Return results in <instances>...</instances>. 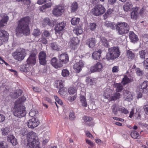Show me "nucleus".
Returning <instances> with one entry per match:
<instances>
[{"label":"nucleus","instance_id":"obj_1","mask_svg":"<svg viewBox=\"0 0 148 148\" xmlns=\"http://www.w3.org/2000/svg\"><path fill=\"white\" fill-rule=\"evenodd\" d=\"M30 18L29 16H26L21 18L19 21L16 29V34H25L28 35L29 33L28 25Z\"/></svg>","mask_w":148,"mask_h":148},{"label":"nucleus","instance_id":"obj_2","mask_svg":"<svg viewBox=\"0 0 148 148\" xmlns=\"http://www.w3.org/2000/svg\"><path fill=\"white\" fill-rule=\"evenodd\" d=\"M120 55L119 48L118 47H114L109 48L107 53L106 59L108 60H114L118 58Z\"/></svg>","mask_w":148,"mask_h":148},{"label":"nucleus","instance_id":"obj_3","mask_svg":"<svg viewBox=\"0 0 148 148\" xmlns=\"http://www.w3.org/2000/svg\"><path fill=\"white\" fill-rule=\"evenodd\" d=\"M116 30L119 35L123 36L128 33L130 30V26L126 23L118 22L116 25Z\"/></svg>","mask_w":148,"mask_h":148},{"label":"nucleus","instance_id":"obj_4","mask_svg":"<svg viewBox=\"0 0 148 148\" xmlns=\"http://www.w3.org/2000/svg\"><path fill=\"white\" fill-rule=\"evenodd\" d=\"M13 113L15 116L18 118L24 117L26 115V112L24 108L20 104H15V106L13 108Z\"/></svg>","mask_w":148,"mask_h":148},{"label":"nucleus","instance_id":"obj_5","mask_svg":"<svg viewBox=\"0 0 148 148\" xmlns=\"http://www.w3.org/2000/svg\"><path fill=\"white\" fill-rule=\"evenodd\" d=\"M105 11L104 7L102 5L99 4L95 6L92 10V13L95 16H99L103 14Z\"/></svg>","mask_w":148,"mask_h":148},{"label":"nucleus","instance_id":"obj_6","mask_svg":"<svg viewBox=\"0 0 148 148\" xmlns=\"http://www.w3.org/2000/svg\"><path fill=\"white\" fill-rule=\"evenodd\" d=\"M37 54V50H35L34 51L31 52V54L27 60V63L29 66L34 65L36 63V55Z\"/></svg>","mask_w":148,"mask_h":148},{"label":"nucleus","instance_id":"obj_7","mask_svg":"<svg viewBox=\"0 0 148 148\" xmlns=\"http://www.w3.org/2000/svg\"><path fill=\"white\" fill-rule=\"evenodd\" d=\"M26 55L25 49H22L19 52H16L14 53V57L16 60L18 61L23 60Z\"/></svg>","mask_w":148,"mask_h":148},{"label":"nucleus","instance_id":"obj_8","mask_svg":"<svg viewBox=\"0 0 148 148\" xmlns=\"http://www.w3.org/2000/svg\"><path fill=\"white\" fill-rule=\"evenodd\" d=\"M8 33L3 30H0V46L2 45L3 42H7L8 39Z\"/></svg>","mask_w":148,"mask_h":148},{"label":"nucleus","instance_id":"obj_9","mask_svg":"<svg viewBox=\"0 0 148 148\" xmlns=\"http://www.w3.org/2000/svg\"><path fill=\"white\" fill-rule=\"evenodd\" d=\"M47 54L46 53L43 51H40L38 54L39 62L41 65H45L47 62L46 59Z\"/></svg>","mask_w":148,"mask_h":148},{"label":"nucleus","instance_id":"obj_10","mask_svg":"<svg viewBox=\"0 0 148 148\" xmlns=\"http://www.w3.org/2000/svg\"><path fill=\"white\" fill-rule=\"evenodd\" d=\"M39 123V121L36 118H33L29 120L27 122L28 127L31 128H33L37 127Z\"/></svg>","mask_w":148,"mask_h":148},{"label":"nucleus","instance_id":"obj_11","mask_svg":"<svg viewBox=\"0 0 148 148\" xmlns=\"http://www.w3.org/2000/svg\"><path fill=\"white\" fill-rule=\"evenodd\" d=\"M103 68V66L102 64L100 62H98L91 66L90 68V70L91 72H100L102 70Z\"/></svg>","mask_w":148,"mask_h":148},{"label":"nucleus","instance_id":"obj_12","mask_svg":"<svg viewBox=\"0 0 148 148\" xmlns=\"http://www.w3.org/2000/svg\"><path fill=\"white\" fill-rule=\"evenodd\" d=\"M63 8V7L62 6H56L52 11L53 14L57 16H60L64 12Z\"/></svg>","mask_w":148,"mask_h":148},{"label":"nucleus","instance_id":"obj_13","mask_svg":"<svg viewBox=\"0 0 148 148\" xmlns=\"http://www.w3.org/2000/svg\"><path fill=\"white\" fill-rule=\"evenodd\" d=\"M38 138L37 134L33 131H31L28 133L27 135V139L28 143L34 140H37L36 139Z\"/></svg>","mask_w":148,"mask_h":148},{"label":"nucleus","instance_id":"obj_14","mask_svg":"<svg viewBox=\"0 0 148 148\" xmlns=\"http://www.w3.org/2000/svg\"><path fill=\"white\" fill-rule=\"evenodd\" d=\"M37 140H34L28 143L27 147L31 148H41L40 146V143L38 138L36 139Z\"/></svg>","mask_w":148,"mask_h":148},{"label":"nucleus","instance_id":"obj_15","mask_svg":"<svg viewBox=\"0 0 148 148\" xmlns=\"http://www.w3.org/2000/svg\"><path fill=\"white\" fill-rule=\"evenodd\" d=\"M9 17L6 14H2L0 15V28L4 26L8 20Z\"/></svg>","mask_w":148,"mask_h":148},{"label":"nucleus","instance_id":"obj_16","mask_svg":"<svg viewBox=\"0 0 148 148\" xmlns=\"http://www.w3.org/2000/svg\"><path fill=\"white\" fill-rule=\"evenodd\" d=\"M79 43V40L77 38H71L69 43V47L71 49H74L75 46Z\"/></svg>","mask_w":148,"mask_h":148},{"label":"nucleus","instance_id":"obj_17","mask_svg":"<svg viewBox=\"0 0 148 148\" xmlns=\"http://www.w3.org/2000/svg\"><path fill=\"white\" fill-rule=\"evenodd\" d=\"M84 65V63L82 60H80L79 62H76L75 64L73 66V68L75 70L76 72L79 73Z\"/></svg>","mask_w":148,"mask_h":148},{"label":"nucleus","instance_id":"obj_18","mask_svg":"<svg viewBox=\"0 0 148 148\" xmlns=\"http://www.w3.org/2000/svg\"><path fill=\"white\" fill-rule=\"evenodd\" d=\"M60 61L63 65V64L67 63L69 60V58L68 55L65 53L62 54L60 55Z\"/></svg>","mask_w":148,"mask_h":148},{"label":"nucleus","instance_id":"obj_19","mask_svg":"<svg viewBox=\"0 0 148 148\" xmlns=\"http://www.w3.org/2000/svg\"><path fill=\"white\" fill-rule=\"evenodd\" d=\"M51 64L52 65L56 68H60L63 65L61 64L60 61H58L57 58L54 57L51 60Z\"/></svg>","mask_w":148,"mask_h":148},{"label":"nucleus","instance_id":"obj_20","mask_svg":"<svg viewBox=\"0 0 148 148\" xmlns=\"http://www.w3.org/2000/svg\"><path fill=\"white\" fill-rule=\"evenodd\" d=\"M129 37L131 41L134 43L136 42L138 40L137 36L133 31L129 32Z\"/></svg>","mask_w":148,"mask_h":148},{"label":"nucleus","instance_id":"obj_21","mask_svg":"<svg viewBox=\"0 0 148 148\" xmlns=\"http://www.w3.org/2000/svg\"><path fill=\"white\" fill-rule=\"evenodd\" d=\"M66 25V23L62 22L57 24L55 27V29L56 32H59L63 29Z\"/></svg>","mask_w":148,"mask_h":148},{"label":"nucleus","instance_id":"obj_22","mask_svg":"<svg viewBox=\"0 0 148 148\" xmlns=\"http://www.w3.org/2000/svg\"><path fill=\"white\" fill-rule=\"evenodd\" d=\"M22 92L21 90H16L13 93L10 94V95L12 99H15L20 96L22 94Z\"/></svg>","mask_w":148,"mask_h":148},{"label":"nucleus","instance_id":"obj_23","mask_svg":"<svg viewBox=\"0 0 148 148\" xmlns=\"http://www.w3.org/2000/svg\"><path fill=\"white\" fill-rule=\"evenodd\" d=\"M95 38H91L87 39L86 44L90 48H93L95 46Z\"/></svg>","mask_w":148,"mask_h":148},{"label":"nucleus","instance_id":"obj_24","mask_svg":"<svg viewBox=\"0 0 148 148\" xmlns=\"http://www.w3.org/2000/svg\"><path fill=\"white\" fill-rule=\"evenodd\" d=\"M123 8L125 12L130 11L133 9V7L132 3L131 2H127L123 6Z\"/></svg>","mask_w":148,"mask_h":148},{"label":"nucleus","instance_id":"obj_25","mask_svg":"<svg viewBox=\"0 0 148 148\" xmlns=\"http://www.w3.org/2000/svg\"><path fill=\"white\" fill-rule=\"evenodd\" d=\"M102 52V51L100 49H99L98 51L94 52L92 54L93 59L95 60L99 59L101 56Z\"/></svg>","mask_w":148,"mask_h":148},{"label":"nucleus","instance_id":"obj_26","mask_svg":"<svg viewBox=\"0 0 148 148\" xmlns=\"http://www.w3.org/2000/svg\"><path fill=\"white\" fill-rule=\"evenodd\" d=\"M123 95L125 100L128 101H130L132 100V96L131 92L130 91L126 90L124 92Z\"/></svg>","mask_w":148,"mask_h":148},{"label":"nucleus","instance_id":"obj_27","mask_svg":"<svg viewBox=\"0 0 148 148\" xmlns=\"http://www.w3.org/2000/svg\"><path fill=\"white\" fill-rule=\"evenodd\" d=\"M55 85L57 88L60 89L58 92L60 94H61V92L62 93V88H63L64 85L62 80H59L56 81V82Z\"/></svg>","mask_w":148,"mask_h":148},{"label":"nucleus","instance_id":"obj_28","mask_svg":"<svg viewBox=\"0 0 148 148\" xmlns=\"http://www.w3.org/2000/svg\"><path fill=\"white\" fill-rule=\"evenodd\" d=\"M139 55L140 58L143 60H144L145 58L148 56L147 50L146 49L142 50L139 51Z\"/></svg>","mask_w":148,"mask_h":148},{"label":"nucleus","instance_id":"obj_29","mask_svg":"<svg viewBox=\"0 0 148 148\" xmlns=\"http://www.w3.org/2000/svg\"><path fill=\"white\" fill-rule=\"evenodd\" d=\"M112 112L115 114L118 113V111H121V108L117 104H114L112 106Z\"/></svg>","mask_w":148,"mask_h":148},{"label":"nucleus","instance_id":"obj_30","mask_svg":"<svg viewBox=\"0 0 148 148\" xmlns=\"http://www.w3.org/2000/svg\"><path fill=\"white\" fill-rule=\"evenodd\" d=\"M83 119L86 125L89 126L93 125H94V123L92 121V119L91 118L88 116H84L83 117Z\"/></svg>","mask_w":148,"mask_h":148},{"label":"nucleus","instance_id":"obj_31","mask_svg":"<svg viewBox=\"0 0 148 148\" xmlns=\"http://www.w3.org/2000/svg\"><path fill=\"white\" fill-rule=\"evenodd\" d=\"M70 7L71 12L72 13L74 12L78 9V5L76 2L74 1L71 3Z\"/></svg>","mask_w":148,"mask_h":148},{"label":"nucleus","instance_id":"obj_32","mask_svg":"<svg viewBox=\"0 0 148 148\" xmlns=\"http://www.w3.org/2000/svg\"><path fill=\"white\" fill-rule=\"evenodd\" d=\"M31 67L27 63L25 64L21 65L20 67V70L23 71L27 72L29 71Z\"/></svg>","mask_w":148,"mask_h":148},{"label":"nucleus","instance_id":"obj_33","mask_svg":"<svg viewBox=\"0 0 148 148\" xmlns=\"http://www.w3.org/2000/svg\"><path fill=\"white\" fill-rule=\"evenodd\" d=\"M86 81L87 84L92 85L96 84V79L95 78H90L87 77L86 78Z\"/></svg>","mask_w":148,"mask_h":148},{"label":"nucleus","instance_id":"obj_34","mask_svg":"<svg viewBox=\"0 0 148 148\" xmlns=\"http://www.w3.org/2000/svg\"><path fill=\"white\" fill-rule=\"evenodd\" d=\"M105 25L108 27H110L111 29H113L116 27V25H115L114 23H112L109 21H106L105 23Z\"/></svg>","mask_w":148,"mask_h":148},{"label":"nucleus","instance_id":"obj_35","mask_svg":"<svg viewBox=\"0 0 148 148\" xmlns=\"http://www.w3.org/2000/svg\"><path fill=\"white\" fill-rule=\"evenodd\" d=\"M127 58L131 60L133 59L135 57V54L130 50H127L126 52Z\"/></svg>","mask_w":148,"mask_h":148},{"label":"nucleus","instance_id":"obj_36","mask_svg":"<svg viewBox=\"0 0 148 148\" xmlns=\"http://www.w3.org/2000/svg\"><path fill=\"white\" fill-rule=\"evenodd\" d=\"M133 81V79H130L127 76H125L122 80V83L123 85H125L126 84L130 83Z\"/></svg>","mask_w":148,"mask_h":148},{"label":"nucleus","instance_id":"obj_37","mask_svg":"<svg viewBox=\"0 0 148 148\" xmlns=\"http://www.w3.org/2000/svg\"><path fill=\"white\" fill-rule=\"evenodd\" d=\"M26 100V98L24 96H22L21 98H19L16 101L15 104L21 105V103L24 102Z\"/></svg>","mask_w":148,"mask_h":148},{"label":"nucleus","instance_id":"obj_38","mask_svg":"<svg viewBox=\"0 0 148 148\" xmlns=\"http://www.w3.org/2000/svg\"><path fill=\"white\" fill-rule=\"evenodd\" d=\"M112 12V10L110 8L107 10L104 14L103 15L104 19H106L111 14Z\"/></svg>","mask_w":148,"mask_h":148},{"label":"nucleus","instance_id":"obj_39","mask_svg":"<svg viewBox=\"0 0 148 148\" xmlns=\"http://www.w3.org/2000/svg\"><path fill=\"white\" fill-rule=\"evenodd\" d=\"M50 47L51 49L54 50H59V48L58 47L56 42H53L50 43Z\"/></svg>","mask_w":148,"mask_h":148},{"label":"nucleus","instance_id":"obj_40","mask_svg":"<svg viewBox=\"0 0 148 148\" xmlns=\"http://www.w3.org/2000/svg\"><path fill=\"white\" fill-rule=\"evenodd\" d=\"M79 21V18L75 17L73 18H72L71 21V24L73 25H77L78 24Z\"/></svg>","mask_w":148,"mask_h":148},{"label":"nucleus","instance_id":"obj_41","mask_svg":"<svg viewBox=\"0 0 148 148\" xmlns=\"http://www.w3.org/2000/svg\"><path fill=\"white\" fill-rule=\"evenodd\" d=\"M2 134L3 135H6L8 134L10 131V129L8 127H5L1 130Z\"/></svg>","mask_w":148,"mask_h":148},{"label":"nucleus","instance_id":"obj_42","mask_svg":"<svg viewBox=\"0 0 148 148\" xmlns=\"http://www.w3.org/2000/svg\"><path fill=\"white\" fill-rule=\"evenodd\" d=\"M141 89L142 90L148 89V82L147 81H144L141 86Z\"/></svg>","mask_w":148,"mask_h":148},{"label":"nucleus","instance_id":"obj_43","mask_svg":"<svg viewBox=\"0 0 148 148\" xmlns=\"http://www.w3.org/2000/svg\"><path fill=\"white\" fill-rule=\"evenodd\" d=\"M101 42L102 45L106 47H110L108 42L104 38L101 39Z\"/></svg>","mask_w":148,"mask_h":148},{"label":"nucleus","instance_id":"obj_44","mask_svg":"<svg viewBox=\"0 0 148 148\" xmlns=\"http://www.w3.org/2000/svg\"><path fill=\"white\" fill-rule=\"evenodd\" d=\"M115 87L116 88V90L117 92H120L121 91L123 88V86L121 84H116Z\"/></svg>","mask_w":148,"mask_h":148},{"label":"nucleus","instance_id":"obj_45","mask_svg":"<svg viewBox=\"0 0 148 148\" xmlns=\"http://www.w3.org/2000/svg\"><path fill=\"white\" fill-rule=\"evenodd\" d=\"M138 12L132 11L131 12V18L133 19L136 20L138 18Z\"/></svg>","mask_w":148,"mask_h":148},{"label":"nucleus","instance_id":"obj_46","mask_svg":"<svg viewBox=\"0 0 148 148\" xmlns=\"http://www.w3.org/2000/svg\"><path fill=\"white\" fill-rule=\"evenodd\" d=\"M69 72L67 69H64L62 70V75L63 77H67L69 75Z\"/></svg>","mask_w":148,"mask_h":148},{"label":"nucleus","instance_id":"obj_47","mask_svg":"<svg viewBox=\"0 0 148 148\" xmlns=\"http://www.w3.org/2000/svg\"><path fill=\"white\" fill-rule=\"evenodd\" d=\"M139 134L138 132L135 131H132L131 134V137L134 138H138Z\"/></svg>","mask_w":148,"mask_h":148},{"label":"nucleus","instance_id":"obj_48","mask_svg":"<svg viewBox=\"0 0 148 148\" xmlns=\"http://www.w3.org/2000/svg\"><path fill=\"white\" fill-rule=\"evenodd\" d=\"M74 33L75 34L77 35H78L81 34L83 32L82 30L80 28H77L73 30Z\"/></svg>","mask_w":148,"mask_h":148},{"label":"nucleus","instance_id":"obj_49","mask_svg":"<svg viewBox=\"0 0 148 148\" xmlns=\"http://www.w3.org/2000/svg\"><path fill=\"white\" fill-rule=\"evenodd\" d=\"M8 145L6 142L0 141V148H7Z\"/></svg>","mask_w":148,"mask_h":148},{"label":"nucleus","instance_id":"obj_50","mask_svg":"<svg viewBox=\"0 0 148 148\" xmlns=\"http://www.w3.org/2000/svg\"><path fill=\"white\" fill-rule=\"evenodd\" d=\"M74 112L73 111H70L69 114V119L71 121H73L75 118Z\"/></svg>","mask_w":148,"mask_h":148},{"label":"nucleus","instance_id":"obj_51","mask_svg":"<svg viewBox=\"0 0 148 148\" xmlns=\"http://www.w3.org/2000/svg\"><path fill=\"white\" fill-rule=\"evenodd\" d=\"M52 5L51 2H49L46 3L45 4L42 6L41 8V9H45L50 7Z\"/></svg>","mask_w":148,"mask_h":148},{"label":"nucleus","instance_id":"obj_52","mask_svg":"<svg viewBox=\"0 0 148 148\" xmlns=\"http://www.w3.org/2000/svg\"><path fill=\"white\" fill-rule=\"evenodd\" d=\"M136 70L137 75L139 76H142L143 73V71H141L139 68H137Z\"/></svg>","mask_w":148,"mask_h":148},{"label":"nucleus","instance_id":"obj_53","mask_svg":"<svg viewBox=\"0 0 148 148\" xmlns=\"http://www.w3.org/2000/svg\"><path fill=\"white\" fill-rule=\"evenodd\" d=\"M41 33L39 30L38 29H34L33 34L34 36L36 37L40 35Z\"/></svg>","mask_w":148,"mask_h":148},{"label":"nucleus","instance_id":"obj_54","mask_svg":"<svg viewBox=\"0 0 148 148\" xmlns=\"http://www.w3.org/2000/svg\"><path fill=\"white\" fill-rule=\"evenodd\" d=\"M44 22L45 25H48L49 26H51L50 20L49 18H45L44 20Z\"/></svg>","mask_w":148,"mask_h":148},{"label":"nucleus","instance_id":"obj_55","mask_svg":"<svg viewBox=\"0 0 148 148\" xmlns=\"http://www.w3.org/2000/svg\"><path fill=\"white\" fill-rule=\"evenodd\" d=\"M15 136L12 135H10L7 136V140L10 143H12V140L14 138Z\"/></svg>","mask_w":148,"mask_h":148},{"label":"nucleus","instance_id":"obj_56","mask_svg":"<svg viewBox=\"0 0 148 148\" xmlns=\"http://www.w3.org/2000/svg\"><path fill=\"white\" fill-rule=\"evenodd\" d=\"M76 91V90L73 87L70 88L68 90V92L70 94H74Z\"/></svg>","mask_w":148,"mask_h":148},{"label":"nucleus","instance_id":"obj_57","mask_svg":"<svg viewBox=\"0 0 148 148\" xmlns=\"http://www.w3.org/2000/svg\"><path fill=\"white\" fill-rule=\"evenodd\" d=\"M36 113V111L34 110V109H32L29 112V114L30 116L33 117L35 115Z\"/></svg>","mask_w":148,"mask_h":148},{"label":"nucleus","instance_id":"obj_58","mask_svg":"<svg viewBox=\"0 0 148 148\" xmlns=\"http://www.w3.org/2000/svg\"><path fill=\"white\" fill-rule=\"evenodd\" d=\"M20 134L23 136L27 135V129L25 128H23L20 131Z\"/></svg>","mask_w":148,"mask_h":148},{"label":"nucleus","instance_id":"obj_59","mask_svg":"<svg viewBox=\"0 0 148 148\" xmlns=\"http://www.w3.org/2000/svg\"><path fill=\"white\" fill-rule=\"evenodd\" d=\"M18 2H21L25 4L29 5L30 3V0H16Z\"/></svg>","mask_w":148,"mask_h":148},{"label":"nucleus","instance_id":"obj_60","mask_svg":"<svg viewBox=\"0 0 148 148\" xmlns=\"http://www.w3.org/2000/svg\"><path fill=\"white\" fill-rule=\"evenodd\" d=\"M96 24L95 23H91L90 25V28L92 30H94L96 28Z\"/></svg>","mask_w":148,"mask_h":148},{"label":"nucleus","instance_id":"obj_61","mask_svg":"<svg viewBox=\"0 0 148 148\" xmlns=\"http://www.w3.org/2000/svg\"><path fill=\"white\" fill-rule=\"evenodd\" d=\"M144 66L145 69H148V58L144 60Z\"/></svg>","mask_w":148,"mask_h":148},{"label":"nucleus","instance_id":"obj_62","mask_svg":"<svg viewBox=\"0 0 148 148\" xmlns=\"http://www.w3.org/2000/svg\"><path fill=\"white\" fill-rule=\"evenodd\" d=\"M54 98L58 104L60 105H61L62 104V102L61 100L57 96H54Z\"/></svg>","mask_w":148,"mask_h":148},{"label":"nucleus","instance_id":"obj_63","mask_svg":"<svg viewBox=\"0 0 148 148\" xmlns=\"http://www.w3.org/2000/svg\"><path fill=\"white\" fill-rule=\"evenodd\" d=\"M43 34L44 36L47 38L49 37L50 36L49 32L47 30H45L43 33Z\"/></svg>","mask_w":148,"mask_h":148},{"label":"nucleus","instance_id":"obj_64","mask_svg":"<svg viewBox=\"0 0 148 148\" xmlns=\"http://www.w3.org/2000/svg\"><path fill=\"white\" fill-rule=\"evenodd\" d=\"M119 71V67L118 66H115L112 68V71L113 73L117 72Z\"/></svg>","mask_w":148,"mask_h":148}]
</instances>
